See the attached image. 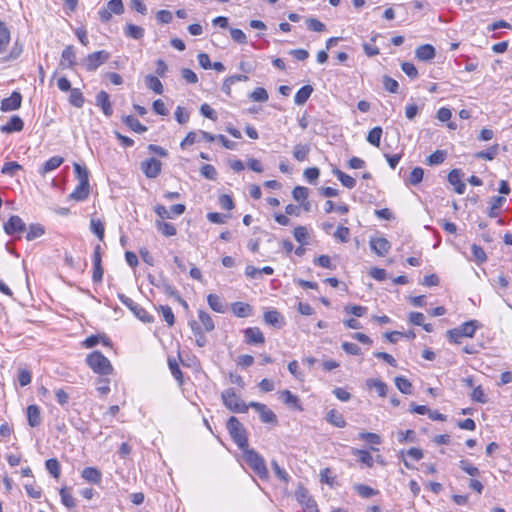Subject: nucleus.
Instances as JSON below:
<instances>
[{
    "label": "nucleus",
    "mask_w": 512,
    "mask_h": 512,
    "mask_svg": "<svg viewBox=\"0 0 512 512\" xmlns=\"http://www.w3.org/2000/svg\"><path fill=\"white\" fill-rule=\"evenodd\" d=\"M306 25L310 31H314V32H322L326 28L325 24L316 18H307Z\"/></svg>",
    "instance_id": "nucleus-62"
},
{
    "label": "nucleus",
    "mask_w": 512,
    "mask_h": 512,
    "mask_svg": "<svg viewBox=\"0 0 512 512\" xmlns=\"http://www.w3.org/2000/svg\"><path fill=\"white\" fill-rule=\"evenodd\" d=\"M124 12V5L122 0H110L106 7L98 11L99 18L102 22L106 23L111 20L112 15H121Z\"/></svg>",
    "instance_id": "nucleus-6"
},
{
    "label": "nucleus",
    "mask_w": 512,
    "mask_h": 512,
    "mask_svg": "<svg viewBox=\"0 0 512 512\" xmlns=\"http://www.w3.org/2000/svg\"><path fill=\"white\" fill-rule=\"evenodd\" d=\"M27 421L29 426L33 428L38 427L41 424V411L37 405L32 404L27 407Z\"/></svg>",
    "instance_id": "nucleus-22"
},
{
    "label": "nucleus",
    "mask_w": 512,
    "mask_h": 512,
    "mask_svg": "<svg viewBox=\"0 0 512 512\" xmlns=\"http://www.w3.org/2000/svg\"><path fill=\"white\" fill-rule=\"evenodd\" d=\"M498 150H499V145L494 144V145L490 146L487 150L477 152L475 154V157L479 158V159H485V160L491 161L497 156Z\"/></svg>",
    "instance_id": "nucleus-46"
},
{
    "label": "nucleus",
    "mask_w": 512,
    "mask_h": 512,
    "mask_svg": "<svg viewBox=\"0 0 512 512\" xmlns=\"http://www.w3.org/2000/svg\"><path fill=\"white\" fill-rule=\"evenodd\" d=\"M265 323L274 327H281L284 324L283 316L277 310H270L264 313Z\"/></svg>",
    "instance_id": "nucleus-27"
},
{
    "label": "nucleus",
    "mask_w": 512,
    "mask_h": 512,
    "mask_svg": "<svg viewBox=\"0 0 512 512\" xmlns=\"http://www.w3.org/2000/svg\"><path fill=\"white\" fill-rule=\"evenodd\" d=\"M148 280L153 286L162 289L166 295L179 298V292L177 289L169 284L164 278L160 277L159 279H156L154 276L148 275Z\"/></svg>",
    "instance_id": "nucleus-12"
},
{
    "label": "nucleus",
    "mask_w": 512,
    "mask_h": 512,
    "mask_svg": "<svg viewBox=\"0 0 512 512\" xmlns=\"http://www.w3.org/2000/svg\"><path fill=\"white\" fill-rule=\"evenodd\" d=\"M86 363L94 373L99 375L106 376L113 372V366L110 360L100 351H93L88 354Z\"/></svg>",
    "instance_id": "nucleus-1"
},
{
    "label": "nucleus",
    "mask_w": 512,
    "mask_h": 512,
    "mask_svg": "<svg viewBox=\"0 0 512 512\" xmlns=\"http://www.w3.org/2000/svg\"><path fill=\"white\" fill-rule=\"evenodd\" d=\"M471 252H472L474 261L478 265L483 264L484 262H486L487 255H486L484 249L481 246H479L477 244H472L471 245Z\"/></svg>",
    "instance_id": "nucleus-50"
},
{
    "label": "nucleus",
    "mask_w": 512,
    "mask_h": 512,
    "mask_svg": "<svg viewBox=\"0 0 512 512\" xmlns=\"http://www.w3.org/2000/svg\"><path fill=\"white\" fill-rule=\"evenodd\" d=\"M445 158L446 152L444 150H436L427 157L426 163L430 166L439 165L444 162Z\"/></svg>",
    "instance_id": "nucleus-52"
},
{
    "label": "nucleus",
    "mask_w": 512,
    "mask_h": 512,
    "mask_svg": "<svg viewBox=\"0 0 512 512\" xmlns=\"http://www.w3.org/2000/svg\"><path fill=\"white\" fill-rule=\"evenodd\" d=\"M122 121L134 132L144 133L148 130L145 125L141 124L140 121L132 115L123 116Z\"/></svg>",
    "instance_id": "nucleus-28"
},
{
    "label": "nucleus",
    "mask_w": 512,
    "mask_h": 512,
    "mask_svg": "<svg viewBox=\"0 0 512 512\" xmlns=\"http://www.w3.org/2000/svg\"><path fill=\"white\" fill-rule=\"evenodd\" d=\"M90 193L89 184L78 183L72 193L69 194L68 198L75 201H84L88 198Z\"/></svg>",
    "instance_id": "nucleus-23"
},
{
    "label": "nucleus",
    "mask_w": 512,
    "mask_h": 512,
    "mask_svg": "<svg viewBox=\"0 0 512 512\" xmlns=\"http://www.w3.org/2000/svg\"><path fill=\"white\" fill-rule=\"evenodd\" d=\"M395 385L398 388V390L403 394H412V385L407 378L403 376H397L395 378Z\"/></svg>",
    "instance_id": "nucleus-48"
},
{
    "label": "nucleus",
    "mask_w": 512,
    "mask_h": 512,
    "mask_svg": "<svg viewBox=\"0 0 512 512\" xmlns=\"http://www.w3.org/2000/svg\"><path fill=\"white\" fill-rule=\"evenodd\" d=\"M243 457L247 465L261 478L267 479L269 472L264 458L254 449H243Z\"/></svg>",
    "instance_id": "nucleus-2"
},
{
    "label": "nucleus",
    "mask_w": 512,
    "mask_h": 512,
    "mask_svg": "<svg viewBox=\"0 0 512 512\" xmlns=\"http://www.w3.org/2000/svg\"><path fill=\"white\" fill-rule=\"evenodd\" d=\"M22 166L17 162L11 161L4 163L1 172L5 175L13 176L16 171L21 170Z\"/></svg>",
    "instance_id": "nucleus-64"
},
{
    "label": "nucleus",
    "mask_w": 512,
    "mask_h": 512,
    "mask_svg": "<svg viewBox=\"0 0 512 512\" xmlns=\"http://www.w3.org/2000/svg\"><path fill=\"white\" fill-rule=\"evenodd\" d=\"M91 230L92 232L99 238V240H103L104 238V224L100 220L91 219Z\"/></svg>",
    "instance_id": "nucleus-63"
},
{
    "label": "nucleus",
    "mask_w": 512,
    "mask_h": 512,
    "mask_svg": "<svg viewBox=\"0 0 512 512\" xmlns=\"http://www.w3.org/2000/svg\"><path fill=\"white\" fill-rule=\"evenodd\" d=\"M227 429L232 440L239 447V449L243 450L248 447L246 430L242 423L235 416H231L228 419Z\"/></svg>",
    "instance_id": "nucleus-3"
},
{
    "label": "nucleus",
    "mask_w": 512,
    "mask_h": 512,
    "mask_svg": "<svg viewBox=\"0 0 512 512\" xmlns=\"http://www.w3.org/2000/svg\"><path fill=\"white\" fill-rule=\"evenodd\" d=\"M85 102V98L83 96V93L79 88H73L70 91L69 95V103L76 107V108H82Z\"/></svg>",
    "instance_id": "nucleus-39"
},
{
    "label": "nucleus",
    "mask_w": 512,
    "mask_h": 512,
    "mask_svg": "<svg viewBox=\"0 0 512 512\" xmlns=\"http://www.w3.org/2000/svg\"><path fill=\"white\" fill-rule=\"evenodd\" d=\"M480 327V323L477 320H470L464 322L458 328L464 337H473L476 330Z\"/></svg>",
    "instance_id": "nucleus-34"
},
{
    "label": "nucleus",
    "mask_w": 512,
    "mask_h": 512,
    "mask_svg": "<svg viewBox=\"0 0 512 512\" xmlns=\"http://www.w3.org/2000/svg\"><path fill=\"white\" fill-rule=\"evenodd\" d=\"M63 162H64V158L63 157H61V156H53V157L48 159L43 164V166L39 170V173L41 175H45V174H47V173L57 169L58 167H60Z\"/></svg>",
    "instance_id": "nucleus-26"
},
{
    "label": "nucleus",
    "mask_w": 512,
    "mask_h": 512,
    "mask_svg": "<svg viewBox=\"0 0 512 512\" xmlns=\"http://www.w3.org/2000/svg\"><path fill=\"white\" fill-rule=\"evenodd\" d=\"M156 227L166 237L174 236L177 233L176 227L169 222L156 221Z\"/></svg>",
    "instance_id": "nucleus-43"
},
{
    "label": "nucleus",
    "mask_w": 512,
    "mask_h": 512,
    "mask_svg": "<svg viewBox=\"0 0 512 512\" xmlns=\"http://www.w3.org/2000/svg\"><path fill=\"white\" fill-rule=\"evenodd\" d=\"M249 406L254 408L260 415V419L263 423H276L277 417L276 414L265 404L259 402H250Z\"/></svg>",
    "instance_id": "nucleus-11"
},
{
    "label": "nucleus",
    "mask_w": 512,
    "mask_h": 512,
    "mask_svg": "<svg viewBox=\"0 0 512 512\" xmlns=\"http://www.w3.org/2000/svg\"><path fill=\"white\" fill-rule=\"evenodd\" d=\"M45 467L54 478H59L60 464L56 458L46 460Z\"/></svg>",
    "instance_id": "nucleus-55"
},
{
    "label": "nucleus",
    "mask_w": 512,
    "mask_h": 512,
    "mask_svg": "<svg viewBox=\"0 0 512 512\" xmlns=\"http://www.w3.org/2000/svg\"><path fill=\"white\" fill-rule=\"evenodd\" d=\"M118 298L120 302L125 305L139 320L144 323H152L154 321V317L149 314L146 309L141 307L139 304L134 302L131 298L126 296L125 294L119 293Z\"/></svg>",
    "instance_id": "nucleus-5"
},
{
    "label": "nucleus",
    "mask_w": 512,
    "mask_h": 512,
    "mask_svg": "<svg viewBox=\"0 0 512 512\" xmlns=\"http://www.w3.org/2000/svg\"><path fill=\"white\" fill-rule=\"evenodd\" d=\"M309 189L304 186H296L292 191V196L295 201L301 202L307 200Z\"/></svg>",
    "instance_id": "nucleus-59"
},
{
    "label": "nucleus",
    "mask_w": 512,
    "mask_h": 512,
    "mask_svg": "<svg viewBox=\"0 0 512 512\" xmlns=\"http://www.w3.org/2000/svg\"><path fill=\"white\" fill-rule=\"evenodd\" d=\"M310 153V146L307 144H297L293 149V156L297 161H305Z\"/></svg>",
    "instance_id": "nucleus-42"
},
{
    "label": "nucleus",
    "mask_w": 512,
    "mask_h": 512,
    "mask_svg": "<svg viewBox=\"0 0 512 512\" xmlns=\"http://www.w3.org/2000/svg\"><path fill=\"white\" fill-rule=\"evenodd\" d=\"M233 314L239 318L249 317L252 313V307L244 302H234L231 305Z\"/></svg>",
    "instance_id": "nucleus-25"
},
{
    "label": "nucleus",
    "mask_w": 512,
    "mask_h": 512,
    "mask_svg": "<svg viewBox=\"0 0 512 512\" xmlns=\"http://www.w3.org/2000/svg\"><path fill=\"white\" fill-rule=\"evenodd\" d=\"M110 58V53L105 50H100L88 54L84 60V65L87 71H95Z\"/></svg>",
    "instance_id": "nucleus-8"
},
{
    "label": "nucleus",
    "mask_w": 512,
    "mask_h": 512,
    "mask_svg": "<svg viewBox=\"0 0 512 512\" xmlns=\"http://www.w3.org/2000/svg\"><path fill=\"white\" fill-rule=\"evenodd\" d=\"M355 490L359 494V496H361L362 498H369L371 496L378 494L377 490L371 488L368 485H364V484L356 485Z\"/></svg>",
    "instance_id": "nucleus-58"
},
{
    "label": "nucleus",
    "mask_w": 512,
    "mask_h": 512,
    "mask_svg": "<svg viewBox=\"0 0 512 512\" xmlns=\"http://www.w3.org/2000/svg\"><path fill=\"white\" fill-rule=\"evenodd\" d=\"M352 454L358 457L359 462L366 465L367 467H372L374 464V459L370 452L362 449H352Z\"/></svg>",
    "instance_id": "nucleus-38"
},
{
    "label": "nucleus",
    "mask_w": 512,
    "mask_h": 512,
    "mask_svg": "<svg viewBox=\"0 0 512 512\" xmlns=\"http://www.w3.org/2000/svg\"><path fill=\"white\" fill-rule=\"evenodd\" d=\"M382 133H383V130L380 126H376V127L372 128L367 135V141L371 145H373L375 147H379Z\"/></svg>",
    "instance_id": "nucleus-47"
},
{
    "label": "nucleus",
    "mask_w": 512,
    "mask_h": 512,
    "mask_svg": "<svg viewBox=\"0 0 512 512\" xmlns=\"http://www.w3.org/2000/svg\"><path fill=\"white\" fill-rule=\"evenodd\" d=\"M245 341L248 344H263L265 337L258 327H249L244 330Z\"/></svg>",
    "instance_id": "nucleus-18"
},
{
    "label": "nucleus",
    "mask_w": 512,
    "mask_h": 512,
    "mask_svg": "<svg viewBox=\"0 0 512 512\" xmlns=\"http://www.w3.org/2000/svg\"><path fill=\"white\" fill-rule=\"evenodd\" d=\"M92 261H93L92 280L94 283H100L103 279V268H102V258H101V246L99 244H97L94 247Z\"/></svg>",
    "instance_id": "nucleus-9"
},
{
    "label": "nucleus",
    "mask_w": 512,
    "mask_h": 512,
    "mask_svg": "<svg viewBox=\"0 0 512 512\" xmlns=\"http://www.w3.org/2000/svg\"><path fill=\"white\" fill-rule=\"evenodd\" d=\"M21 103L22 95L19 92L14 91L9 97L4 98L1 101L0 109L3 112L14 111L20 108Z\"/></svg>",
    "instance_id": "nucleus-14"
},
{
    "label": "nucleus",
    "mask_w": 512,
    "mask_h": 512,
    "mask_svg": "<svg viewBox=\"0 0 512 512\" xmlns=\"http://www.w3.org/2000/svg\"><path fill=\"white\" fill-rule=\"evenodd\" d=\"M207 302L209 307L217 313H225L226 305L223 303L221 298L216 294H209L207 296Z\"/></svg>",
    "instance_id": "nucleus-33"
},
{
    "label": "nucleus",
    "mask_w": 512,
    "mask_h": 512,
    "mask_svg": "<svg viewBox=\"0 0 512 512\" xmlns=\"http://www.w3.org/2000/svg\"><path fill=\"white\" fill-rule=\"evenodd\" d=\"M158 311L162 314V317L168 326L174 325L175 318L171 307L167 305H160Z\"/></svg>",
    "instance_id": "nucleus-54"
},
{
    "label": "nucleus",
    "mask_w": 512,
    "mask_h": 512,
    "mask_svg": "<svg viewBox=\"0 0 512 512\" xmlns=\"http://www.w3.org/2000/svg\"><path fill=\"white\" fill-rule=\"evenodd\" d=\"M424 170L421 167H415L409 176L408 182L411 185H418L423 180Z\"/></svg>",
    "instance_id": "nucleus-61"
},
{
    "label": "nucleus",
    "mask_w": 512,
    "mask_h": 512,
    "mask_svg": "<svg viewBox=\"0 0 512 512\" xmlns=\"http://www.w3.org/2000/svg\"><path fill=\"white\" fill-rule=\"evenodd\" d=\"M383 87L386 91L390 93H397L399 89L398 82L392 77L385 75L382 79Z\"/></svg>",
    "instance_id": "nucleus-56"
},
{
    "label": "nucleus",
    "mask_w": 512,
    "mask_h": 512,
    "mask_svg": "<svg viewBox=\"0 0 512 512\" xmlns=\"http://www.w3.org/2000/svg\"><path fill=\"white\" fill-rule=\"evenodd\" d=\"M145 84L147 88L155 92L156 94L163 93V85L157 76L148 74L145 76Z\"/></svg>",
    "instance_id": "nucleus-36"
},
{
    "label": "nucleus",
    "mask_w": 512,
    "mask_h": 512,
    "mask_svg": "<svg viewBox=\"0 0 512 512\" xmlns=\"http://www.w3.org/2000/svg\"><path fill=\"white\" fill-rule=\"evenodd\" d=\"M26 229V224L17 215H12L7 222L4 223V231L8 235L23 232Z\"/></svg>",
    "instance_id": "nucleus-13"
},
{
    "label": "nucleus",
    "mask_w": 512,
    "mask_h": 512,
    "mask_svg": "<svg viewBox=\"0 0 512 512\" xmlns=\"http://www.w3.org/2000/svg\"><path fill=\"white\" fill-rule=\"evenodd\" d=\"M198 318L200 323L203 325L205 332H211L214 330L215 325L212 317L204 310L198 311Z\"/></svg>",
    "instance_id": "nucleus-41"
},
{
    "label": "nucleus",
    "mask_w": 512,
    "mask_h": 512,
    "mask_svg": "<svg viewBox=\"0 0 512 512\" xmlns=\"http://www.w3.org/2000/svg\"><path fill=\"white\" fill-rule=\"evenodd\" d=\"M435 55V48L430 44H423L415 50V56L420 61H430L435 57Z\"/></svg>",
    "instance_id": "nucleus-21"
},
{
    "label": "nucleus",
    "mask_w": 512,
    "mask_h": 512,
    "mask_svg": "<svg viewBox=\"0 0 512 512\" xmlns=\"http://www.w3.org/2000/svg\"><path fill=\"white\" fill-rule=\"evenodd\" d=\"M10 42V31L4 22L0 20V53H2Z\"/></svg>",
    "instance_id": "nucleus-45"
},
{
    "label": "nucleus",
    "mask_w": 512,
    "mask_h": 512,
    "mask_svg": "<svg viewBox=\"0 0 512 512\" xmlns=\"http://www.w3.org/2000/svg\"><path fill=\"white\" fill-rule=\"evenodd\" d=\"M283 402L298 410H302L299 399L296 395L292 394L289 390L282 391Z\"/></svg>",
    "instance_id": "nucleus-49"
},
{
    "label": "nucleus",
    "mask_w": 512,
    "mask_h": 512,
    "mask_svg": "<svg viewBox=\"0 0 512 512\" xmlns=\"http://www.w3.org/2000/svg\"><path fill=\"white\" fill-rule=\"evenodd\" d=\"M326 420L335 427L343 428L346 426V421L343 415L337 411L336 409H331L328 411Z\"/></svg>",
    "instance_id": "nucleus-31"
},
{
    "label": "nucleus",
    "mask_w": 512,
    "mask_h": 512,
    "mask_svg": "<svg viewBox=\"0 0 512 512\" xmlns=\"http://www.w3.org/2000/svg\"><path fill=\"white\" fill-rule=\"evenodd\" d=\"M61 503L71 509L76 506V501L74 497L72 496L71 489L68 487H62L59 491Z\"/></svg>",
    "instance_id": "nucleus-37"
},
{
    "label": "nucleus",
    "mask_w": 512,
    "mask_h": 512,
    "mask_svg": "<svg viewBox=\"0 0 512 512\" xmlns=\"http://www.w3.org/2000/svg\"><path fill=\"white\" fill-rule=\"evenodd\" d=\"M45 233V229L41 224L35 223L30 224L28 228V232L26 234V239L28 241H32L36 238L41 237Z\"/></svg>",
    "instance_id": "nucleus-44"
},
{
    "label": "nucleus",
    "mask_w": 512,
    "mask_h": 512,
    "mask_svg": "<svg viewBox=\"0 0 512 512\" xmlns=\"http://www.w3.org/2000/svg\"><path fill=\"white\" fill-rule=\"evenodd\" d=\"M75 175L79 180V183L89 184V172L85 167H82L78 163H74L73 165Z\"/></svg>",
    "instance_id": "nucleus-53"
},
{
    "label": "nucleus",
    "mask_w": 512,
    "mask_h": 512,
    "mask_svg": "<svg viewBox=\"0 0 512 512\" xmlns=\"http://www.w3.org/2000/svg\"><path fill=\"white\" fill-rule=\"evenodd\" d=\"M190 326H191L192 332L196 338L195 341H196L197 346H199V347L206 346L207 338L204 334V331L201 329V327L194 321L190 323Z\"/></svg>",
    "instance_id": "nucleus-40"
},
{
    "label": "nucleus",
    "mask_w": 512,
    "mask_h": 512,
    "mask_svg": "<svg viewBox=\"0 0 512 512\" xmlns=\"http://www.w3.org/2000/svg\"><path fill=\"white\" fill-rule=\"evenodd\" d=\"M506 198L503 196H493L490 200V207L488 209V216L490 218H496L498 216V210L503 206L505 203Z\"/></svg>",
    "instance_id": "nucleus-32"
},
{
    "label": "nucleus",
    "mask_w": 512,
    "mask_h": 512,
    "mask_svg": "<svg viewBox=\"0 0 512 512\" xmlns=\"http://www.w3.org/2000/svg\"><path fill=\"white\" fill-rule=\"evenodd\" d=\"M314 89L311 85H305L301 87L294 96V102L296 105H303L307 102Z\"/></svg>",
    "instance_id": "nucleus-29"
},
{
    "label": "nucleus",
    "mask_w": 512,
    "mask_h": 512,
    "mask_svg": "<svg viewBox=\"0 0 512 512\" xmlns=\"http://www.w3.org/2000/svg\"><path fill=\"white\" fill-rule=\"evenodd\" d=\"M81 476L87 482L92 484H99L102 480V473L95 467H86L82 470Z\"/></svg>",
    "instance_id": "nucleus-24"
},
{
    "label": "nucleus",
    "mask_w": 512,
    "mask_h": 512,
    "mask_svg": "<svg viewBox=\"0 0 512 512\" xmlns=\"http://www.w3.org/2000/svg\"><path fill=\"white\" fill-rule=\"evenodd\" d=\"M162 163L156 158H150L141 163V169L147 178H156L161 173Z\"/></svg>",
    "instance_id": "nucleus-10"
},
{
    "label": "nucleus",
    "mask_w": 512,
    "mask_h": 512,
    "mask_svg": "<svg viewBox=\"0 0 512 512\" xmlns=\"http://www.w3.org/2000/svg\"><path fill=\"white\" fill-rule=\"evenodd\" d=\"M96 105L102 109V112L106 116H111L113 114V108L110 101V96L106 91H100L96 95Z\"/></svg>",
    "instance_id": "nucleus-20"
},
{
    "label": "nucleus",
    "mask_w": 512,
    "mask_h": 512,
    "mask_svg": "<svg viewBox=\"0 0 512 512\" xmlns=\"http://www.w3.org/2000/svg\"><path fill=\"white\" fill-rule=\"evenodd\" d=\"M24 122L18 115H13L9 121L0 127L2 133L20 132L23 130Z\"/></svg>",
    "instance_id": "nucleus-19"
},
{
    "label": "nucleus",
    "mask_w": 512,
    "mask_h": 512,
    "mask_svg": "<svg viewBox=\"0 0 512 512\" xmlns=\"http://www.w3.org/2000/svg\"><path fill=\"white\" fill-rule=\"evenodd\" d=\"M249 97L252 101H255V102H265L269 98L266 89L263 87H258L256 89H254Z\"/></svg>",
    "instance_id": "nucleus-57"
},
{
    "label": "nucleus",
    "mask_w": 512,
    "mask_h": 512,
    "mask_svg": "<svg viewBox=\"0 0 512 512\" xmlns=\"http://www.w3.org/2000/svg\"><path fill=\"white\" fill-rule=\"evenodd\" d=\"M144 29L140 26H137L135 24H127L124 28V34L126 37L140 40L144 37Z\"/></svg>",
    "instance_id": "nucleus-35"
},
{
    "label": "nucleus",
    "mask_w": 512,
    "mask_h": 512,
    "mask_svg": "<svg viewBox=\"0 0 512 512\" xmlns=\"http://www.w3.org/2000/svg\"><path fill=\"white\" fill-rule=\"evenodd\" d=\"M333 174L337 177V179L341 182V184L348 188L353 189L356 186V180L355 178L351 177L350 175L344 173L339 168H334L332 170Z\"/></svg>",
    "instance_id": "nucleus-30"
},
{
    "label": "nucleus",
    "mask_w": 512,
    "mask_h": 512,
    "mask_svg": "<svg viewBox=\"0 0 512 512\" xmlns=\"http://www.w3.org/2000/svg\"><path fill=\"white\" fill-rule=\"evenodd\" d=\"M367 386L374 388L381 397H384L387 394V385L379 379H368Z\"/></svg>",
    "instance_id": "nucleus-51"
},
{
    "label": "nucleus",
    "mask_w": 512,
    "mask_h": 512,
    "mask_svg": "<svg viewBox=\"0 0 512 512\" xmlns=\"http://www.w3.org/2000/svg\"><path fill=\"white\" fill-rule=\"evenodd\" d=\"M370 247L379 256H385L390 248V242L384 237H374L370 239Z\"/></svg>",
    "instance_id": "nucleus-16"
},
{
    "label": "nucleus",
    "mask_w": 512,
    "mask_h": 512,
    "mask_svg": "<svg viewBox=\"0 0 512 512\" xmlns=\"http://www.w3.org/2000/svg\"><path fill=\"white\" fill-rule=\"evenodd\" d=\"M463 176V172L460 169H453L448 174V182L454 186V191L457 194H464L466 190V185L462 182L461 178Z\"/></svg>",
    "instance_id": "nucleus-15"
},
{
    "label": "nucleus",
    "mask_w": 512,
    "mask_h": 512,
    "mask_svg": "<svg viewBox=\"0 0 512 512\" xmlns=\"http://www.w3.org/2000/svg\"><path fill=\"white\" fill-rule=\"evenodd\" d=\"M295 497L303 508L304 512H319L317 504L309 495V492L303 486H299L295 491Z\"/></svg>",
    "instance_id": "nucleus-7"
},
{
    "label": "nucleus",
    "mask_w": 512,
    "mask_h": 512,
    "mask_svg": "<svg viewBox=\"0 0 512 512\" xmlns=\"http://www.w3.org/2000/svg\"><path fill=\"white\" fill-rule=\"evenodd\" d=\"M76 65V53L74 46H67L61 54L60 66L62 68H74Z\"/></svg>",
    "instance_id": "nucleus-17"
},
{
    "label": "nucleus",
    "mask_w": 512,
    "mask_h": 512,
    "mask_svg": "<svg viewBox=\"0 0 512 512\" xmlns=\"http://www.w3.org/2000/svg\"><path fill=\"white\" fill-rule=\"evenodd\" d=\"M358 438L374 445H379L381 443V437L372 432H361L358 434Z\"/></svg>",
    "instance_id": "nucleus-60"
},
{
    "label": "nucleus",
    "mask_w": 512,
    "mask_h": 512,
    "mask_svg": "<svg viewBox=\"0 0 512 512\" xmlns=\"http://www.w3.org/2000/svg\"><path fill=\"white\" fill-rule=\"evenodd\" d=\"M221 398L224 406L234 413H245L250 407L249 404H245L243 400L236 394L233 388L225 389Z\"/></svg>",
    "instance_id": "nucleus-4"
}]
</instances>
